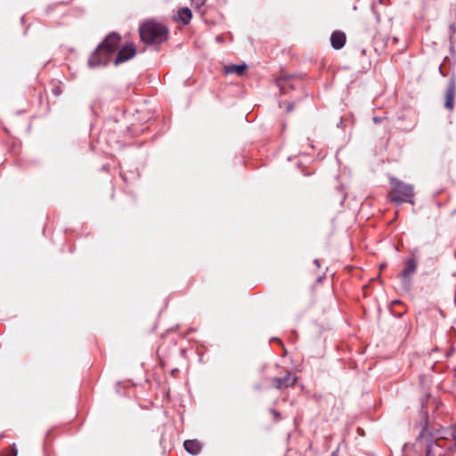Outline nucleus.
Returning <instances> with one entry per match:
<instances>
[{
    "label": "nucleus",
    "mask_w": 456,
    "mask_h": 456,
    "mask_svg": "<svg viewBox=\"0 0 456 456\" xmlns=\"http://www.w3.org/2000/svg\"><path fill=\"white\" fill-rule=\"evenodd\" d=\"M391 190L388 197L392 202L397 204H414V188L395 177L390 178Z\"/></svg>",
    "instance_id": "obj_3"
},
{
    "label": "nucleus",
    "mask_w": 456,
    "mask_h": 456,
    "mask_svg": "<svg viewBox=\"0 0 456 456\" xmlns=\"http://www.w3.org/2000/svg\"><path fill=\"white\" fill-rule=\"evenodd\" d=\"M191 18L192 13L188 7L181 8L180 10H178L176 20L182 22L183 25L189 24Z\"/></svg>",
    "instance_id": "obj_11"
},
{
    "label": "nucleus",
    "mask_w": 456,
    "mask_h": 456,
    "mask_svg": "<svg viewBox=\"0 0 456 456\" xmlns=\"http://www.w3.org/2000/svg\"><path fill=\"white\" fill-rule=\"evenodd\" d=\"M271 412L273 413V415L274 416V419H275L276 420H279V419H280V418H281V414H280V412H278V411H277L276 410H274V409H272V410H271Z\"/></svg>",
    "instance_id": "obj_15"
},
{
    "label": "nucleus",
    "mask_w": 456,
    "mask_h": 456,
    "mask_svg": "<svg viewBox=\"0 0 456 456\" xmlns=\"http://www.w3.org/2000/svg\"><path fill=\"white\" fill-rule=\"evenodd\" d=\"M397 41H398V38H397V37H394L392 38V43H393V44H396V43H397Z\"/></svg>",
    "instance_id": "obj_17"
},
{
    "label": "nucleus",
    "mask_w": 456,
    "mask_h": 456,
    "mask_svg": "<svg viewBox=\"0 0 456 456\" xmlns=\"http://www.w3.org/2000/svg\"><path fill=\"white\" fill-rule=\"evenodd\" d=\"M314 264H315V265H319V260H317V259H316V260H314Z\"/></svg>",
    "instance_id": "obj_18"
},
{
    "label": "nucleus",
    "mask_w": 456,
    "mask_h": 456,
    "mask_svg": "<svg viewBox=\"0 0 456 456\" xmlns=\"http://www.w3.org/2000/svg\"><path fill=\"white\" fill-rule=\"evenodd\" d=\"M121 43V37L116 32L110 33L91 54L88 64L91 68L105 66L112 59Z\"/></svg>",
    "instance_id": "obj_1"
},
{
    "label": "nucleus",
    "mask_w": 456,
    "mask_h": 456,
    "mask_svg": "<svg viewBox=\"0 0 456 456\" xmlns=\"http://www.w3.org/2000/svg\"><path fill=\"white\" fill-rule=\"evenodd\" d=\"M139 33L141 40L148 45H160L168 37L167 28L154 20H148L142 24Z\"/></svg>",
    "instance_id": "obj_2"
},
{
    "label": "nucleus",
    "mask_w": 456,
    "mask_h": 456,
    "mask_svg": "<svg viewBox=\"0 0 456 456\" xmlns=\"http://www.w3.org/2000/svg\"><path fill=\"white\" fill-rule=\"evenodd\" d=\"M183 447L188 453L198 455L201 452L202 444L197 439H190L183 442Z\"/></svg>",
    "instance_id": "obj_10"
},
{
    "label": "nucleus",
    "mask_w": 456,
    "mask_h": 456,
    "mask_svg": "<svg viewBox=\"0 0 456 456\" xmlns=\"http://www.w3.org/2000/svg\"><path fill=\"white\" fill-rule=\"evenodd\" d=\"M136 54V48L134 44L124 45L118 52L117 56L114 60V64L118 65L125 61H129Z\"/></svg>",
    "instance_id": "obj_6"
},
{
    "label": "nucleus",
    "mask_w": 456,
    "mask_h": 456,
    "mask_svg": "<svg viewBox=\"0 0 456 456\" xmlns=\"http://www.w3.org/2000/svg\"><path fill=\"white\" fill-rule=\"evenodd\" d=\"M456 98V77L452 75L449 80L444 94V108L452 111L454 110V102Z\"/></svg>",
    "instance_id": "obj_5"
},
{
    "label": "nucleus",
    "mask_w": 456,
    "mask_h": 456,
    "mask_svg": "<svg viewBox=\"0 0 456 456\" xmlns=\"http://www.w3.org/2000/svg\"><path fill=\"white\" fill-rule=\"evenodd\" d=\"M424 439L427 442L426 456H450L449 452H442L440 445L436 442L432 441V436L427 425H425L417 437L418 441Z\"/></svg>",
    "instance_id": "obj_4"
},
{
    "label": "nucleus",
    "mask_w": 456,
    "mask_h": 456,
    "mask_svg": "<svg viewBox=\"0 0 456 456\" xmlns=\"http://www.w3.org/2000/svg\"><path fill=\"white\" fill-rule=\"evenodd\" d=\"M374 122L375 123L379 122V118H374Z\"/></svg>",
    "instance_id": "obj_19"
},
{
    "label": "nucleus",
    "mask_w": 456,
    "mask_h": 456,
    "mask_svg": "<svg viewBox=\"0 0 456 456\" xmlns=\"http://www.w3.org/2000/svg\"><path fill=\"white\" fill-rule=\"evenodd\" d=\"M297 378L292 377L290 373H287L282 378H274L273 379V385L277 389L287 388L295 386Z\"/></svg>",
    "instance_id": "obj_8"
},
{
    "label": "nucleus",
    "mask_w": 456,
    "mask_h": 456,
    "mask_svg": "<svg viewBox=\"0 0 456 456\" xmlns=\"http://www.w3.org/2000/svg\"><path fill=\"white\" fill-rule=\"evenodd\" d=\"M3 456H17V449L15 448V445L12 447V450L10 452H4Z\"/></svg>",
    "instance_id": "obj_14"
},
{
    "label": "nucleus",
    "mask_w": 456,
    "mask_h": 456,
    "mask_svg": "<svg viewBox=\"0 0 456 456\" xmlns=\"http://www.w3.org/2000/svg\"><path fill=\"white\" fill-rule=\"evenodd\" d=\"M418 262L416 258L411 256L404 261V266L401 273V276L404 280H408L417 271Z\"/></svg>",
    "instance_id": "obj_7"
},
{
    "label": "nucleus",
    "mask_w": 456,
    "mask_h": 456,
    "mask_svg": "<svg viewBox=\"0 0 456 456\" xmlns=\"http://www.w3.org/2000/svg\"><path fill=\"white\" fill-rule=\"evenodd\" d=\"M192 5H194L196 8H200L204 4L206 3V0H191Z\"/></svg>",
    "instance_id": "obj_13"
},
{
    "label": "nucleus",
    "mask_w": 456,
    "mask_h": 456,
    "mask_svg": "<svg viewBox=\"0 0 456 456\" xmlns=\"http://www.w3.org/2000/svg\"><path fill=\"white\" fill-rule=\"evenodd\" d=\"M346 40V34L339 30L334 31L330 36L331 46L336 50L341 49L345 45Z\"/></svg>",
    "instance_id": "obj_9"
},
{
    "label": "nucleus",
    "mask_w": 456,
    "mask_h": 456,
    "mask_svg": "<svg viewBox=\"0 0 456 456\" xmlns=\"http://www.w3.org/2000/svg\"><path fill=\"white\" fill-rule=\"evenodd\" d=\"M308 145H309V147H310L311 149H314V146L313 142H312L309 139H308Z\"/></svg>",
    "instance_id": "obj_16"
},
{
    "label": "nucleus",
    "mask_w": 456,
    "mask_h": 456,
    "mask_svg": "<svg viewBox=\"0 0 456 456\" xmlns=\"http://www.w3.org/2000/svg\"><path fill=\"white\" fill-rule=\"evenodd\" d=\"M331 456H337L336 452H333V453L331 454Z\"/></svg>",
    "instance_id": "obj_20"
},
{
    "label": "nucleus",
    "mask_w": 456,
    "mask_h": 456,
    "mask_svg": "<svg viewBox=\"0 0 456 456\" xmlns=\"http://www.w3.org/2000/svg\"><path fill=\"white\" fill-rule=\"evenodd\" d=\"M248 69L246 64L240 65H228L224 67V71L226 74H237L238 76L243 75L245 70Z\"/></svg>",
    "instance_id": "obj_12"
}]
</instances>
